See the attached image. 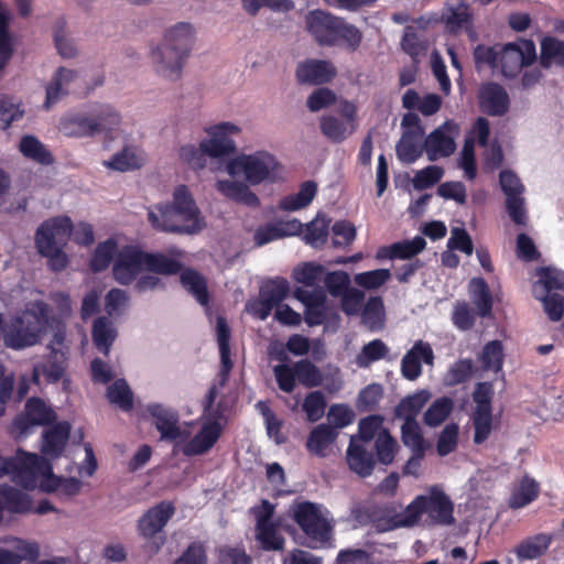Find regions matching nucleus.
Listing matches in <instances>:
<instances>
[{"label": "nucleus", "mask_w": 564, "mask_h": 564, "mask_svg": "<svg viewBox=\"0 0 564 564\" xmlns=\"http://www.w3.org/2000/svg\"><path fill=\"white\" fill-rule=\"evenodd\" d=\"M151 225L160 231L194 235L205 223L189 189L180 185L174 189L172 204L155 205L148 212Z\"/></svg>", "instance_id": "1"}, {"label": "nucleus", "mask_w": 564, "mask_h": 564, "mask_svg": "<svg viewBox=\"0 0 564 564\" xmlns=\"http://www.w3.org/2000/svg\"><path fill=\"white\" fill-rule=\"evenodd\" d=\"M305 24L321 46H344L354 52L362 41V33L357 26L324 10L310 11Z\"/></svg>", "instance_id": "2"}, {"label": "nucleus", "mask_w": 564, "mask_h": 564, "mask_svg": "<svg viewBox=\"0 0 564 564\" xmlns=\"http://www.w3.org/2000/svg\"><path fill=\"white\" fill-rule=\"evenodd\" d=\"M70 218L61 216L44 221L36 230V248L42 256L48 258V264L53 271H61L68 263L63 247L70 237Z\"/></svg>", "instance_id": "3"}, {"label": "nucleus", "mask_w": 564, "mask_h": 564, "mask_svg": "<svg viewBox=\"0 0 564 564\" xmlns=\"http://www.w3.org/2000/svg\"><path fill=\"white\" fill-rule=\"evenodd\" d=\"M47 319L42 313L26 310L2 325L3 343L12 349L36 345L45 332Z\"/></svg>", "instance_id": "4"}, {"label": "nucleus", "mask_w": 564, "mask_h": 564, "mask_svg": "<svg viewBox=\"0 0 564 564\" xmlns=\"http://www.w3.org/2000/svg\"><path fill=\"white\" fill-rule=\"evenodd\" d=\"M276 169V159L267 151L240 154L226 164V171L231 177H242L249 185L274 181Z\"/></svg>", "instance_id": "5"}, {"label": "nucleus", "mask_w": 564, "mask_h": 564, "mask_svg": "<svg viewBox=\"0 0 564 564\" xmlns=\"http://www.w3.org/2000/svg\"><path fill=\"white\" fill-rule=\"evenodd\" d=\"M29 464H31L32 470L23 471V474L19 476L23 488L34 489L37 486L39 478H42L41 488L44 491L52 492L59 489L62 494L68 497L76 496L80 491L82 481L79 479L75 477L62 478L55 476L53 474L52 464L46 458L33 454L32 457L29 458Z\"/></svg>", "instance_id": "6"}, {"label": "nucleus", "mask_w": 564, "mask_h": 564, "mask_svg": "<svg viewBox=\"0 0 564 564\" xmlns=\"http://www.w3.org/2000/svg\"><path fill=\"white\" fill-rule=\"evenodd\" d=\"M217 384H213L206 395L204 413L210 421L205 423L200 431L182 448L185 456L203 455L208 452L220 437L223 426L217 420L213 405L218 395Z\"/></svg>", "instance_id": "7"}, {"label": "nucleus", "mask_w": 564, "mask_h": 564, "mask_svg": "<svg viewBox=\"0 0 564 564\" xmlns=\"http://www.w3.org/2000/svg\"><path fill=\"white\" fill-rule=\"evenodd\" d=\"M293 518L313 542L324 543L329 540L332 528L323 517L318 505L308 501L296 505Z\"/></svg>", "instance_id": "8"}, {"label": "nucleus", "mask_w": 564, "mask_h": 564, "mask_svg": "<svg viewBox=\"0 0 564 564\" xmlns=\"http://www.w3.org/2000/svg\"><path fill=\"white\" fill-rule=\"evenodd\" d=\"M536 58L535 45L531 40H520L506 44L499 52L501 72L506 77H514L524 66Z\"/></svg>", "instance_id": "9"}, {"label": "nucleus", "mask_w": 564, "mask_h": 564, "mask_svg": "<svg viewBox=\"0 0 564 564\" xmlns=\"http://www.w3.org/2000/svg\"><path fill=\"white\" fill-rule=\"evenodd\" d=\"M499 182L506 195V209L516 225L524 226L528 220L525 199L522 196L524 186L520 178L511 171L500 172Z\"/></svg>", "instance_id": "10"}, {"label": "nucleus", "mask_w": 564, "mask_h": 564, "mask_svg": "<svg viewBox=\"0 0 564 564\" xmlns=\"http://www.w3.org/2000/svg\"><path fill=\"white\" fill-rule=\"evenodd\" d=\"M207 138L202 140V147L212 159L228 156L236 150V143L230 138L240 132V128L231 122H221L207 128Z\"/></svg>", "instance_id": "11"}, {"label": "nucleus", "mask_w": 564, "mask_h": 564, "mask_svg": "<svg viewBox=\"0 0 564 564\" xmlns=\"http://www.w3.org/2000/svg\"><path fill=\"white\" fill-rule=\"evenodd\" d=\"M458 135V126L447 120L424 140V150L430 161H436L440 158H447L456 150L455 138Z\"/></svg>", "instance_id": "12"}, {"label": "nucleus", "mask_w": 564, "mask_h": 564, "mask_svg": "<svg viewBox=\"0 0 564 564\" xmlns=\"http://www.w3.org/2000/svg\"><path fill=\"white\" fill-rule=\"evenodd\" d=\"M144 268V252L138 247L126 246L115 259L113 279L121 285H129L137 280Z\"/></svg>", "instance_id": "13"}, {"label": "nucleus", "mask_w": 564, "mask_h": 564, "mask_svg": "<svg viewBox=\"0 0 564 564\" xmlns=\"http://www.w3.org/2000/svg\"><path fill=\"white\" fill-rule=\"evenodd\" d=\"M423 495L417 496L404 510L397 512L394 509L393 514H390V508L387 507L386 511L388 517L373 519L375 530L379 533L392 531L398 528H410L419 523L422 514Z\"/></svg>", "instance_id": "14"}, {"label": "nucleus", "mask_w": 564, "mask_h": 564, "mask_svg": "<svg viewBox=\"0 0 564 564\" xmlns=\"http://www.w3.org/2000/svg\"><path fill=\"white\" fill-rule=\"evenodd\" d=\"M175 513L170 501H161L148 509L137 521V532L143 539H152L161 533Z\"/></svg>", "instance_id": "15"}, {"label": "nucleus", "mask_w": 564, "mask_h": 564, "mask_svg": "<svg viewBox=\"0 0 564 564\" xmlns=\"http://www.w3.org/2000/svg\"><path fill=\"white\" fill-rule=\"evenodd\" d=\"M186 59L187 56L162 43L151 53L154 72L169 80H176L181 77Z\"/></svg>", "instance_id": "16"}, {"label": "nucleus", "mask_w": 564, "mask_h": 564, "mask_svg": "<svg viewBox=\"0 0 564 564\" xmlns=\"http://www.w3.org/2000/svg\"><path fill=\"white\" fill-rule=\"evenodd\" d=\"M434 351L430 343L416 340L401 360V375L404 379L414 381L422 375V364L433 366Z\"/></svg>", "instance_id": "17"}, {"label": "nucleus", "mask_w": 564, "mask_h": 564, "mask_svg": "<svg viewBox=\"0 0 564 564\" xmlns=\"http://www.w3.org/2000/svg\"><path fill=\"white\" fill-rule=\"evenodd\" d=\"M423 514H427L430 523L436 525H452L455 522L454 503L447 495L433 489L422 500Z\"/></svg>", "instance_id": "18"}, {"label": "nucleus", "mask_w": 564, "mask_h": 564, "mask_svg": "<svg viewBox=\"0 0 564 564\" xmlns=\"http://www.w3.org/2000/svg\"><path fill=\"white\" fill-rule=\"evenodd\" d=\"M147 411L154 419V425L160 432L162 441L175 442L183 436L176 410L162 403H149Z\"/></svg>", "instance_id": "19"}, {"label": "nucleus", "mask_w": 564, "mask_h": 564, "mask_svg": "<svg viewBox=\"0 0 564 564\" xmlns=\"http://www.w3.org/2000/svg\"><path fill=\"white\" fill-rule=\"evenodd\" d=\"M346 462L349 469L361 478L369 477L377 463L370 445L362 444L360 438H350L346 451Z\"/></svg>", "instance_id": "20"}, {"label": "nucleus", "mask_w": 564, "mask_h": 564, "mask_svg": "<svg viewBox=\"0 0 564 564\" xmlns=\"http://www.w3.org/2000/svg\"><path fill=\"white\" fill-rule=\"evenodd\" d=\"M337 74L332 62L308 59L299 64L296 78L301 84L321 85L330 82Z\"/></svg>", "instance_id": "21"}, {"label": "nucleus", "mask_w": 564, "mask_h": 564, "mask_svg": "<svg viewBox=\"0 0 564 564\" xmlns=\"http://www.w3.org/2000/svg\"><path fill=\"white\" fill-rule=\"evenodd\" d=\"M216 334L220 355V370L215 384H217L218 389H221L226 386L229 379V373L232 369V361L230 358L231 334L227 321L223 316L217 317Z\"/></svg>", "instance_id": "22"}, {"label": "nucleus", "mask_w": 564, "mask_h": 564, "mask_svg": "<svg viewBox=\"0 0 564 564\" xmlns=\"http://www.w3.org/2000/svg\"><path fill=\"white\" fill-rule=\"evenodd\" d=\"M479 100L481 109L489 116L505 115L510 105L508 93L496 83H489L481 87Z\"/></svg>", "instance_id": "23"}, {"label": "nucleus", "mask_w": 564, "mask_h": 564, "mask_svg": "<svg viewBox=\"0 0 564 564\" xmlns=\"http://www.w3.org/2000/svg\"><path fill=\"white\" fill-rule=\"evenodd\" d=\"M77 72L59 67L54 73L52 79L46 86V97L43 104L45 109H50L70 91L72 84L77 79Z\"/></svg>", "instance_id": "24"}, {"label": "nucleus", "mask_w": 564, "mask_h": 564, "mask_svg": "<svg viewBox=\"0 0 564 564\" xmlns=\"http://www.w3.org/2000/svg\"><path fill=\"white\" fill-rule=\"evenodd\" d=\"M70 433V425L68 422H58L47 429L42 436L41 451L48 460V458H57L64 452Z\"/></svg>", "instance_id": "25"}, {"label": "nucleus", "mask_w": 564, "mask_h": 564, "mask_svg": "<svg viewBox=\"0 0 564 564\" xmlns=\"http://www.w3.org/2000/svg\"><path fill=\"white\" fill-rule=\"evenodd\" d=\"M66 369V356L63 349H52L46 359L33 367V380L39 382L43 375L47 382L55 383L62 379Z\"/></svg>", "instance_id": "26"}, {"label": "nucleus", "mask_w": 564, "mask_h": 564, "mask_svg": "<svg viewBox=\"0 0 564 564\" xmlns=\"http://www.w3.org/2000/svg\"><path fill=\"white\" fill-rule=\"evenodd\" d=\"M338 436L336 431L329 424H318L310 433L306 440V448L317 457H326L332 451V446Z\"/></svg>", "instance_id": "27"}, {"label": "nucleus", "mask_w": 564, "mask_h": 564, "mask_svg": "<svg viewBox=\"0 0 564 564\" xmlns=\"http://www.w3.org/2000/svg\"><path fill=\"white\" fill-rule=\"evenodd\" d=\"M55 419L54 412L41 399L32 398L25 404V417H17L14 425L25 432L29 425H44Z\"/></svg>", "instance_id": "28"}, {"label": "nucleus", "mask_w": 564, "mask_h": 564, "mask_svg": "<svg viewBox=\"0 0 564 564\" xmlns=\"http://www.w3.org/2000/svg\"><path fill=\"white\" fill-rule=\"evenodd\" d=\"M216 188L227 198L249 207H257L260 204L258 196L249 188V184L223 180L216 183Z\"/></svg>", "instance_id": "29"}, {"label": "nucleus", "mask_w": 564, "mask_h": 564, "mask_svg": "<svg viewBox=\"0 0 564 564\" xmlns=\"http://www.w3.org/2000/svg\"><path fill=\"white\" fill-rule=\"evenodd\" d=\"M301 223L296 219L288 223L267 224L256 229L253 235L254 245L262 247L269 242L275 241L282 237L293 235L301 228Z\"/></svg>", "instance_id": "30"}, {"label": "nucleus", "mask_w": 564, "mask_h": 564, "mask_svg": "<svg viewBox=\"0 0 564 564\" xmlns=\"http://www.w3.org/2000/svg\"><path fill=\"white\" fill-rule=\"evenodd\" d=\"M193 37V26L189 23L180 22L166 31L162 44L169 45L188 57Z\"/></svg>", "instance_id": "31"}, {"label": "nucleus", "mask_w": 564, "mask_h": 564, "mask_svg": "<svg viewBox=\"0 0 564 564\" xmlns=\"http://www.w3.org/2000/svg\"><path fill=\"white\" fill-rule=\"evenodd\" d=\"M425 246V239L421 236H416L411 240L394 242L389 247L380 249L378 258L410 259L424 250Z\"/></svg>", "instance_id": "32"}, {"label": "nucleus", "mask_w": 564, "mask_h": 564, "mask_svg": "<svg viewBox=\"0 0 564 564\" xmlns=\"http://www.w3.org/2000/svg\"><path fill=\"white\" fill-rule=\"evenodd\" d=\"M431 394L426 390L417 391L403 398L394 409V416L404 422L416 421L417 414L430 400Z\"/></svg>", "instance_id": "33"}, {"label": "nucleus", "mask_w": 564, "mask_h": 564, "mask_svg": "<svg viewBox=\"0 0 564 564\" xmlns=\"http://www.w3.org/2000/svg\"><path fill=\"white\" fill-rule=\"evenodd\" d=\"M0 503L3 509L11 513H28L32 510L30 496L11 486H0Z\"/></svg>", "instance_id": "34"}, {"label": "nucleus", "mask_w": 564, "mask_h": 564, "mask_svg": "<svg viewBox=\"0 0 564 564\" xmlns=\"http://www.w3.org/2000/svg\"><path fill=\"white\" fill-rule=\"evenodd\" d=\"M423 135L420 133H402L395 145L397 156L402 163H414L422 155L424 150Z\"/></svg>", "instance_id": "35"}, {"label": "nucleus", "mask_w": 564, "mask_h": 564, "mask_svg": "<svg viewBox=\"0 0 564 564\" xmlns=\"http://www.w3.org/2000/svg\"><path fill=\"white\" fill-rule=\"evenodd\" d=\"M96 126L89 112L88 115H75L63 119L59 123V130L67 137H95L97 135Z\"/></svg>", "instance_id": "36"}, {"label": "nucleus", "mask_w": 564, "mask_h": 564, "mask_svg": "<svg viewBox=\"0 0 564 564\" xmlns=\"http://www.w3.org/2000/svg\"><path fill=\"white\" fill-rule=\"evenodd\" d=\"M117 338V329L113 323L106 316L98 317L93 325V341L96 348L104 355H108Z\"/></svg>", "instance_id": "37"}, {"label": "nucleus", "mask_w": 564, "mask_h": 564, "mask_svg": "<svg viewBox=\"0 0 564 564\" xmlns=\"http://www.w3.org/2000/svg\"><path fill=\"white\" fill-rule=\"evenodd\" d=\"M97 134L112 131L121 123V115L117 109L108 104H99L90 110Z\"/></svg>", "instance_id": "38"}, {"label": "nucleus", "mask_w": 564, "mask_h": 564, "mask_svg": "<svg viewBox=\"0 0 564 564\" xmlns=\"http://www.w3.org/2000/svg\"><path fill=\"white\" fill-rule=\"evenodd\" d=\"M19 151L24 158L42 165H50L54 162V158L47 148L36 137L31 134L22 137L19 143Z\"/></svg>", "instance_id": "39"}, {"label": "nucleus", "mask_w": 564, "mask_h": 564, "mask_svg": "<svg viewBox=\"0 0 564 564\" xmlns=\"http://www.w3.org/2000/svg\"><path fill=\"white\" fill-rule=\"evenodd\" d=\"M317 192V185L313 181L304 182L300 191L288 195L279 202V208L286 212H295L307 207L314 199Z\"/></svg>", "instance_id": "40"}, {"label": "nucleus", "mask_w": 564, "mask_h": 564, "mask_svg": "<svg viewBox=\"0 0 564 564\" xmlns=\"http://www.w3.org/2000/svg\"><path fill=\"white\" fill-rule=\"evenodd\" d=\"M551 541L552 538L544 533L525 539L514 549L517 558L522 562L540 557L546 552Z\"/></svg>", "instance_id": "41"}, {"label": "nucleus", "mask_w": 564, "mask_h": 564, "mask_svg": "<svg viewBox=\"0 0 564 564\" xmlns=\"http://www.w3.org/2000/svg\"><path fill=\"white\" fill-rule=\"evenodd\" d=\"M34 453H25L22 449L17 452L14 457H1L0 456V478L4 475H10L18 485L22 486V481L19 476L29 469L32 470L31 464H29V458L32 457Z\"/></svg>", "instance_id": "42"}, {"label": "nucleus", "mask_w": 564, "mask_h": 564, "mask_svg": "<svg viewBox=\"0 0 564 564\" xmlns=\"http://www.w3.org/2000/svg\"><path fill=\"white\" fill-rule=\"evenodd\" d=\"M181 283L200 305H207L209 295L205 278L193 269H186L181 273Z\"/></svg>", "instance_id": "43"}, {"label": "nucleus", "mask_w": 564, "mask_h": 564, "mask_svg": "<svg viewBox=\"0 0 564 564\" xmlns=\"http://www.w3.org/2000/svg\"><path fill=\"white\" fill-rule=\"evenodd\" d=\"M386 312L380 296H371L361 312V322L371 332L383 328Z\"/></svg>", "instance_id": "44"}, {"label": "nucleus", "mask_w": 564, "mask_h": 564, "mask_svg": "<svg viewBox=\"0 0 564 564\" xmlns=\"http://www.w3.org/2000/svg\"><path fill=\"white\" fill-rule=\"evenodd\" d=\"M469 293L473 304L481 317L489 316L492 310V299L486 281L474 278L469 283Z\"/></svg>", "instance_id": "45"}, {"label": "nucleus", "mask_w": 564, "mask_h": 564, "mask_svg": "<svg viewBox=\"0 0 564 564\" xmlns=\"http://www.w3.org/2000/svg\"><path fill=\"white\" fill-rule=\"evenodd\" d=\"M144 268L152 273L173 275L182 271V263L163 253L144 252Z\"/></svg>", "instance_id": "46"}, {"label": "nucleus", "mask_w": 564, "mask_h": 564, "mask_svg": "<svg viewBox=\"0 0 564 564\" xmlns=\"http://www.w3.org/2000/svg\"><path fill=\"white\" fill-rule=\"evenodd\" d=\"M143 164V156L141 152L134 148L126 147L120 152L112 155L105 165L109 169L119 172H126L141 167Z\"/></svg>", "instance_id": "47"}, {"label": "nucleus", "mask_w": 564, "mask_h": 564, "mask_svg": "<svg viewBox=\"0 0 564 564\" xmlns=\"http://www.w3.org/2000/svg\"><path fill=\"white\" fill-rule=\"evenodd\" d=\"M469 17L468 4L462 0H454L444 9L442 20L451 31H456L468 22Z\"/></svg>", "instance_id": "48"}, {"label": "nucleus", "mask_w": 564, "mask_h": 564, "mask_svg": "<svg viewBox=\"0 0 564 564\" xmlns=\"http://www.w3.org/2000/svg\"><path fill=\"white\" fill-rule=\"evenodd\" d=\"M454 403L451 398L436 399L425 411L423 421L430 427L441 425L453 411Z\"/></svg>", "instance_id": "49"}, {"label": "nucleus", "mask_w": 564, "mask_h": 564, "mask_svg": "<svg viewBox=\"0 0 564 564\" xmlns=\"http://www.w3.org/2000/svg\"><path fill=\"white\" fill-rule=\"evenodd\" d=\"M375 448L378 462L388 466L393 463L395 453L399 449V444L388 430H382L375 440Z\"/></svg>", "instance_id": "50"}, {"label": "nucleus", "mask_w": 564, "mask_h": 564, "mask_svg": "<svg viewBox=\"0 0 564 564\" xmlns=\"http://www.w3.org/2000/svg\"><path fill=\"white\" fill-rule=\"evenodd\" d=\"M290 292V284L283 278H276L264 283L260 289V297L265 303L279 306L283 300L286 299Z\"/></svg>", "instance_id": "51"}, {"label": "nucleus", "mask_w": 564, "mask_h": 564, "mask_svg": "<svg viewBox=\"0 0 564 564\" xmlns=\"http://www.w3.org/2000/svg\"><path fill=\"white\" fill-rule=\"evenodd\" d=\"M107 398L111 404L122 411H129L133 405V393L124 379H118L109 386Z\"/></svg>", "instance_id": "52"}, {"label": "nucleus", "mask_w": 564, "mask_h": 564, "mask_svg": "<svg viewBox=\"0 0 564 564\" xmlns=\"http://www.w3.org/2000/svg\"><path fill=\"white\" fill-rule=\"evenodd\" d=\"M539 495V485L538 482L525 476L520 482L519 488L512 494L509 506L512 509H519L525 507L536 499Z\"/></svg>", "instance_id": "53"}, {"label": "nucleus", "mask_w": 564, "mask_h": 564, "mask_svg": "<svg viewBox=\"0 0 564 564\" xmlns=\"http://www.w3.org/2000/svg\"><path fill=\"white\" fill-rule=\"evenodd\" d=\"M475 444H482L492 431V410L474 409L471 414Z\"/></svg>", "instance_id": "54"}, {"label": "nucleus", "mask_w": 564, "mask_h": 564, "mask_svg": "<svg viewBox=\"0 0 564 564\" xmlns=\"http://www.w3.org/2000/svg\"><path fill=\"white\" fill-rule=\"evenodd\" d=\"M389 347L381 339H373L364 345L356 357V364L360 368H368L371 364L386 358Z\"/></svg>", "instance_id": "55"}, {"label": "nucleus", "mask_w": 564, "mask_h": 564, "mask_svg": "<svg viewBox=\"0 0 564 564\" xmlns=\"http://www.w3.org/2000/svg\"><path fill=\"white\" fill-rule=\"evenodd\" d=\"M321 130L326 138L335 143H340L354 132L352 127L349 129L344 121L334 116L322 117Z\"/></svg>", "instance_id": "56"}, {"label": "nucleus", "mask_w": 564, "mask_h": 564, "mask_svg": "<svg viewBox=\"0 0 564 564\" xmlns=\"http://www.w3.org/2000/svg\"><path fill=\"white\" fill-rule=\"evenodd\" d=\"M540 62L543 67H550L553 63L564 65V41L545 37L541 43Z\"/></svg>", "instance_id": "57"}, {"label": "nucleus", "mask_w": 564, "mask_h": 564, "mask_svg": "<svg viewBox=\"0 0 564 564\" xmlns=\"http://www.w3.org/2000/svg\"><path fill=\"white\" fill-rule=\"evenodd\" d=\"M539 281L534 286H539V293H552V291H564V271L555 268H541L538 271Z\"/></svg>", "instance_id": "58"}, {"label": "nucleus", "mask_w": 564, "mask_h": 564, "mask_svg": "<svg viewBox=\"0 0 564 564\" xmlns=\"http://www.w3.org/2000/svg\"><path fill=\"white\" fill-rule=\"evenodd\" d=\"M117 251V242L113 239H107L100 242L90 259V269L94 272L106 270L113 259Z\"/></svg>", "instance_id": "59"}, {"label": "nucleus", "mask_w": 564, "mask_h": 564, "mask_svg": "<svg viewBox=\"0 0 564 564\" xmlns=\"http://www.w3.org/2000/svg\"><path fill=\"white\" fill-rule=\"evenodd\" d=\"M256 538L265 551H279L283 549L284 539L279 534L274 523L256 525Z\"/></svg>", "instance_id": "60"}, {"label": "nucleus", "mask_w": 564, "mask_h": 564, "mask_svg": "<svg viewBox=\"0 0 564 564\" xmlns=\"http://www.w3.org/2000/svg\"><path fill=\"white\" fill-rule=\"evenodd\" d=\"M480 361L485 370L498 372L502 368L503 362V347L501 341L492 340L485 345Z\"/></svg>", "instance_id": "61"}, {"label": "nucleus", "mask_w": 564, "mask_h": 564, "mask_svg": "<svg viewBox=\"0 0 564 564\" xmlns=\"http://www.w3.org/2000/svg\"><path fill=\"white\" fill-rule=\"evenodd\" d=\"M533 293L543 303V308L551 321L557 322L563 317L564 296L556 293H539V286H534Z\"/></svg>", "instance_id": "62"}, {"label": "nucleus", "mask_w": 564, "mask_h": 564, "mask_svg": "<svg viewBox=\"0 0 564 564\" xmlns=\"http://www.w3.org/2000/svg\"><path fill=\"white\" fill-rule=\"evenodd\" d=\"M401 440L404 446L414 451H426L427 444L425 443L420 424L417 421L403 422L401 426Z\"/></svg>", "instance_id": "63"}, {"label": "nucleus", "mask_w": 564, "mask_h": 564, "mask_svg": "<svg viewBox=\"0 0 564 564\" xmlns=\"http://www.w3.org/2000/svg\"><path fill=\"white\" fill-rule=\"evenodd\" d=\"M329 228V219L326 217L317 216L311 223L306 225V230L304 234V240L306 243L318 247L324 245L327 240Z\"/></svg>", "instance_id": "64"}]
</instances>
